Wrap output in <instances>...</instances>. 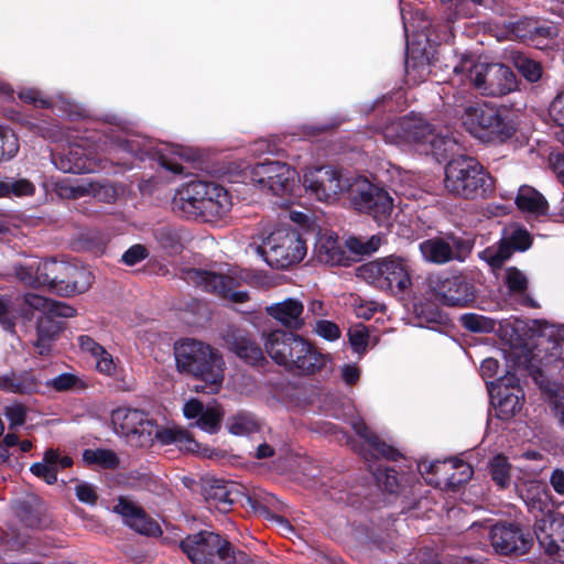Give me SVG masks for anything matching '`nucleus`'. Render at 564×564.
<instances>
[{
  "mask_svg": "<svg viewBox=\"0 0 564 564\" xmlns=\"http://www.w3.org/2000/svg\"><path fill=\"white\" fill-rule=\"evenodd\" d=\"M184 279L187 282L195 283L204 290L215 293L223 299H229L236 303H245L249 295L245 291H239L240 282L237 278L226 274H219L199 269H189L185 272Z\"/></svg>",
  "mask_w": 564,
  "mask_h": 564,
  "instance_id": "nucleus-11",
  "label": "nucleus"
},
{
  "mask_svg": "<svg viewBox=\"0 0 564 564\" xmlns=\"http://www.w3.org/2000/svg\"><path fill=\"white\" fill-rule=\"evenodd\" d=\"M17 516L29 528L42 529L48 525L46 508L42 499L30 495L19 500L15 507Z\"/></svg>",
  "mask_w": 564,
  "mask_h": 564,
  "instance_id": "nucleus-28",
  "label": "nucleus"
},
{
  "mask_svg": "<svg viewBox=\"0 0 564 564\" xmlns=\"http://www.w3.org/2000/svg\"><path fill=\"white\" fill-rule=\"evenodd\" d=\"M462 325L471 332H490L494 328V322L477 314H465L460 317Z\"/></svg>",
  "mask_w": 564,
  "mask_h": 564,
  "instance_id": "nucleus-53",
  "label": "nucleus"
},
{
  "mask_svg": "<svg viewBox=\"0 0 564 564\" xmlns=\"http://www.w3.org/2000/svg\"><path fill=\"white\" fill-rule=\"evenodd\" d=\"M410 123H405V118H400L387 124L382 130L384 140L389 143L400 144L405 143L404 137L406 129H410Z\"/></svg>",
  "mask_w": 564,
  "mask_h": 564,
  "instance_id": "nucleus-47",
  "label": "nucleus"
},
{
  "mask_svg": "<svg viewBox=\"0 0 564 564\" xmlns=\"http://www.w3.org/2000/svg\"><path fill=\"white\" fill-rule=\"evenodd\" d=\"M78 148H70L67 154L59 158L58 162H55L56 166L66 173H82L91 170L86 164V161L79 156Z\"/></svg>",
  "mask_w": 564,
  "mask_h": 564,
  "instance_id": "nucleus-43",
  "label": "nucleus"
},
{
  "mask_svg": "<svg viewBox=\"0 0 564 564\" xmlns=\"http://www.w3.org/2000/svg\"><path fill=\"white\" fill-rule=\"evenodd\" d=\"M19 151V141L14 132L0 127V162L13 158Z\"/></svg>",
  "mask_w": 564,
  "mask_h": 564,
  "instance_id": "nucleus-46",
  "label": "nucleus"
},
{
  "mask_svg": "<svg viewBox=\"0 0 564 564\" xmlns=\"http://www.w3.org/2000/svg\"><path fill=\"white\" fill-rule=\"evenodd\" d=\"M427 285L435 299L447 306L465 307L474 301L470 284L459 275H431Z\"/></svg>",
  "mask_w": 564,
  "mask_h": 564,
  "instance_id": "nucleus-12",
  "label": "nucleus"
},
{
  "mask_svg": "<svg viewBox=\"0 0 564 564\" xmlns=\"http://www.w3.org/2000/svg\"><path fill=\"white\" fill-rule=\"evenodd\" d=\"M19 98L26 104L33 105L39 108H50L52 102L43 93L35 88H25L19 93Z\"/></svg>",
  "mask_w": 564,
  "mask_h": 564,
  "instance_id": "nucleus-56",
  "label": "nucleus"
},
{
  "mask_svg": "<svg viewBox=\"0 0 564 564\" xmlns=\"http://www.w3.org/2000/svg\"><path fill=\"white\" fill-rule=\"evenodd\" d=\"M149 256L148 249L143 245H133L130 247L121 258V261L127 265H134Z\"/></svg>",
  "mask_w": 564,
  "mask_h": 564,
  "instance_id": "nucleus-60",
  "label": "nucleus"
},
{
  "mask_svg": "<svg viewBox=\"0 0 564 564\" xmlns=\"http://www.w3.org/2000/svg\"><path fill=\"white\" fill-rule=\"evenodd\" d=\"M541 345L551 356L561 358L564 352V326L551 325L541 332Z\"/></svg>",
  "mask_w": 564,
  "mask_h": 564,
  "instance_id": "nucleus-36",
  "label": "nucleus"
},
{
  "mask_svg": "<svg viewBox=\"0 0 564 564\" xmlns=\"http://www.w3.org/2000/svg\"><path fill=\"white\" fill-rule=\"evenodd\" d=\"M10 386L9 393L30 394L36 392L39 382L35 376L30 371L9 372Z\"/></svg>",
  "mask_w": 564,
  "mask_h": 564,
  "instance_id": "nucleus-39",
  "label": "nucleus"
},
{
  "mask_svg": "<svg viewBox=\"0 0 564 564\" xmlns=\"http://www.w3.org/2000/svg\"><path fill=\"white\" fill-rule=\"evenodd\" d=\"M46 386L56 392L80 391L86 389V383L75 373L64 372L46 382Z\"/></svg>",
  "mask_w": 564,
  "mask_h": 564,
  "instance_id": "nucleus-42",
  "label": "nucleus"
},
{
  "mask_svg": "<svg viewBox=\"0 0 564 564\" xmlns=\"http://www.w3.org/2000/svg\"><path fill=\"white\" fill-rule=\"evenodd\" d=\"M158 243L169 253H180L183 250L182 234L170 226H162L154 230Z\"/></svg>",
  "mask_w": 564,
  "mask_h": 564,
  "instance_id": "nucleus-37",
  "label": "nucleus"
},
{
  "mask_svg": "<svg viewBox=\"0 0 564 564\" xmlns=\"http://www.w3.org/2000/svg\"><path fill=\"white\" fill-rule=\"evenodd\" d=\"M259 430L257 417L249 412H239L229 419V431L235 435H247Z\"/></svg>",
  "mask_w": 564,
  "mask_h": 564,
  "instance_id": "nucleus-41",
  "label": "nucleus"
},
{
  "mask_svg": "<svg viewBox=\"0 0 564 564\" xmlns=\"http://www.w3.org/2000/svg\"><path fill=\"white\" fill-rule=\"evenodd\" d=\"M180 546L194 564H247L248 561L246 553H236L226 539L210 531L189 534Z\"/></svg>",
  "mask_w": 564,
  "mask_h": 564,
  "instance_id": "nucleus-4",
  "label": "nucleus"
},
{
  "mask_svg": "<svg viewBox=\"0 0 564 564\" xmlns=\"http://www.w3.org/2000/svg\"><path fill=\"white\" fill-rule=\"evenodd\" d=\"M31 471L47 484H54L57 480V467L52 466L44 459L42 463H35L31 466Z\"/></svg>",
  "mask_w": 564,
  "mask_h": 564,
  "instance_id": "nucleus-58",
  "label": "nucleus"
},
{
  "mask_svg": "<svg viewBox=\"0 0 564 564\" xmlns=\"http://www.w3.org/2000/svg\"><path fill=\"white\" fill-rule=\"evenodd\" d=\"M37 262L36 260L24 264L14 267V273L17 278L28 286L37 288L41 286L39 274L36 272Z\"/></svg>",
  "mask_w": 564,
  "mask_h": 564,
  "instance_id": "nucleus-54",
  "label": "nucleus"
},
{
  "mask_svg": "<svg viewBox=\"0 0 564 564\" xmlns=\"http://www.w3.org/2000/svg\"><path fill=\"white\" fill-rule=\"evenodd\" d=\"M315 332L328 340H335L340 336L338 326L329 321H318L315 325Z\"/></svg>",
  "mask_w": 564,
  "mask_h": 564,
  "instance_id": "nucleus-64",
  "label": "nucleus"
},
{
  "mask_svg": "<svg viewBox=\"0 0 564 564\" xmlns=\"http://www.w3.org/2000/svg\"><path fill=\"white\" fill-rule=\"evenodd\" d=\"M256 252L273 269H286L299 263L306 254L305 241L293 229L281 228L271 232Z\"/></svg>",
  "mask_w": 564,
  "mask_h": 564,
  "instance_id": "nucleus-8",
  "label": "nucleus"
},
{
  "mask_svg": "<svg viewBox=\"0 0 564 564\" xmlns=\"http://www.w3.org/2000/svg\"><path fill=\"white\" fill-rule=\"evenodd\" d=\"M446 191L460 198H484L491 192L492 182L484 166L471 156H458L445 166Z\"/></svg>",
  "mask_w": 564,
  "mask_h": 564,
  "instance_id": "nucleus-3",
  "label": "nucleus"
},
{
  "mask_svg": "<svg viewBox=\"0 0 564 564\" xmlns=\"http://www.w3.org/2000/svg\"><path fill=\"white\" fill-rule=\"evenodd\" d=\"M113 150H122L134 156L143 159V155L150 154L151 145L145 139H118L113 142Z\"/></svg>",
  "mask_w": 564,
  "mask_h": 564,
  "instance_id": "nucleus-45",
  "label": "nucleus"
},
{
  "mask_svg": "<svg viewBox=\"0 0 564 564\" xmlns=\"http://www.w3.org/2000/svg\"><path fill=\"white\" fill-rule=\"evenodd\" d=\"M490 545L501 555H523L532 546V539L516 523L498 522L488 534Z\"/></svg>",
  "mask_w": 564,
  "mask_h": 564,
  "instance_id": "nucleus-15",
  "label": "nucleus"
},
{
  "mask_svg": "<svg viewBox=\"0 0 564 564\" xmlns=\"http://www.w3.org/2000/svg\"><path fill=\"white\" fill-rule=\"evenodd\" d=\"M265 313L291 330H300L304 324V305L297 299H286L265 307Z\"/></svg>",
  "mask_w": 564,
  "mask_h": 564,
  "instance_id": "nucleus-23",
  "label": "nucleus"
},
{
  "mask_svg": "<svg viewBox=\"0 0 564 564\" xmlns=\"http://www.w3.org/2000/svg\"><path fill=\"white\" fill-rule=\"evenodd\" d=\"M231 207L228 192L220 185L215 184L205 202H203L202 215L206 220L221 218Z\"/></svg>",
  "mask_w": 564,
  "mask_h": 564,
  "instance_id": "nucleus-32",
  "label": "nucleus"
},
{
  "mask_svg": "<svg viewBox=\"0 0 564 564\" xmlns=\"http://www.w3.org/2000/svg\"><path fill=\"white\" fill-rule=\"evenodd\" d=\"M516 204L519 209L536 215L545 214L547 210V202L543 195L528 185L519 188Z\"/></svg>",
  "mask_w": 564,
  "mask_h": 564,
  "instance_id": "nucleus-34",
  "label": "nucleus"
},
{
  "mask_svg": "<svg viewBox=\"0 0 564 564\" xmlns=\"http://www.w3.org/2000/svg\"><path fill=\"white\" fill-rule=\"evenodd\" d=\"M416 139L411 143L420 145L425 154L442 156L448 151L453 141L448 135H442L435 132V129L426 121V129L415 130Z\"/></svg>",
  "mask_w": 564,
  "mask_h": 564,
  "instance_id": "nucleus-30",
  "label": "nucleus"
},
{
  "mask_svg": "<svg viewBox=\"0 0 564 564\" xmlns=\"http://www.w3.org/2000/svg\"><path fill=\"white\" fill-rule=\"evenodd\" d=\"M214 185V183L193 181L180 192L176 204L186 217L198 218L202 215L203 202Z\"/></svg>",
  "mask_w": 564,
  "mask_h": 564,
  "instance_id": "nucleus-25",
  "label": "nucleus"
},
{
  "mask_svg": "<svg viewBox=\"0 0 564 564\" xmlns=\"http://www.w3.org/2000/svg\"><path fill=\"white\" fill-rule=\"evenodd\" d=\"M534 534L546 554L556 551L555 546L564 539V516L560 512L549 513L535 520Z\"/></svg>",
  "mask_w": 564,
  "mask_h": 564,
  "instance_id": "nucleus-20",
  "label": "nucleus"
},
{
  "mask_svg": "<svg viewBox=\"0 0 564 564\" xmlns=\"http://www.w3.org/2000/svg\"><path fill=\"white\" fill-rule=\"evenodd\" d=\"M83 459L87 465H97L105 469H115L119 466V458L111 449H85Z\"/></svg>",
  "mask_w": 564,
  "mask_h": 564,
  "instance_id": "nucleus-38",
  "label": "nucleus"
},
{
  "mask_svg": "<svg viewBox=\"0 0 564 564\" xmlns=\"http://www.w3.org/2000/svg\"><path fill=\"white\" fill-rule=\"evenodd\" d=\"M268 355L278 364L289 369L294 356L301 352L303 338L292 332L275 329L264 336Z\"/></svg>",
  "mask_w": 564,
  "mask_h": 564,
  "instance_id": "nucleus-16",
  "label": "nucleus"
},
{
  "mask_svg": "<svg viewBox=\"0 0 564 564\" xmlns=\"http://www.w3.org/2000/svg\"><path fill=\"white\" fill-rule=\"evenodd\" d=\"M173 351L176 370L202 382L195 386L196 392L215 394L219 391L225 361L217 349L194 338H183L174 344Z\"/></svg>",
  "mask_w": 564,
  "mask_h": 564,
  "instance_id": "nucleus-1",
  "label": "nucleus"
},
{
  "mask_svg": "<svg viewBox=\"0 0 564 564\" xmlns=\"http://www.w3.org/2000/svg\"><path fill=\"white\" fill-rule=\"evenodd\" d=\"M223 416L224 412L218 404L210 405L203 410V414L199 415L198 420H196L193 425L206 432L215 433L220 427Z\"/></svg>",
  "mask_w": 564,
  "mask_h": 564,
  "instance_id": "nucleus-44",
  "label": "nucleus"
},
{
  "mask_svg": "<svg viewBox=\"0 0 564 564\" xmlns=\"http://www.w3.org/2000/svg\"><path fill=\"white\" fill-rule=\"evenodd\" d=\"M357 275L393 294L405 292L412 284L409 265L400 257H388L357 268Z\"/></svg>",
  "mask_w": 564,
  "mask_h": 564,
  "instance_id": "nucleus-9",
  "label": "nucleus"
},
{
  "mask_svg": "<svg viewBox=\"0 0 564 564\" xmlns=\"http://www.w3.org/2000/svg\"><path fill=\"white\" fill-rule=\"evenodd\" d=\"M93 278L90 271L67 263L66 279L62 288L58 289V293L64 295L83 293L90 288Z\"/></svg>",
  "mask_w": 564,
  "mask_h": 564,
  "instance_id": "nucleus-33",
  "label": "nucleus"
},
{
  "mask_svg": "<svg viewBox=\"0 0 564 564\" xmlns=\"http://www.w3.org/2000/svg\"><path fill=\"white\" fill-rule=\"evenodd\" d=\"M519 491L529 512L534 516L535 520L549 517V513L555 512L553 510L550 491L545 484L538 480L527 481Z\"/></svg>",
  "mask_w": 564,
  "mask_h": 564,
  "instance_id": "nucleus-21",
  "label": "nucleus"
},
{
  "mask_svg": "<svg viewBox=\"0 0 564 564\" xmlns=\"http://www.w3.org/2000/svg\"><path fill=\"white\" fill-rule=\"evenodd\" d=\"M488 470L491 480L500 489L508 488L512 482V464L509 458L503 454H497L488 464Z\"/></svg>",
  "mask_w": 564,
  "mask_h": 564,
  "instance_id": "nucleus-35",
  "label": "nucleus"
},
{
  "mask_svg": "<svg viewBox=\"0 0 564 564\" xmlns=\"http://www.w3.org/2000/svg\"><path fill=\"white\" fill-rule=\"evenodd\" d=\"M351 427L355 431V433L365 441V444L367 445V448H358V453L366 460H369L370 458L377 459L380 457L395 460L397 457L399 456L398 451L382 442L379 438V436L376 433H373L362 420L357 419L351 421Z\"/></svg>",
  "mask_w": 564,
  "mask_h": 564,
  "instance_id": "nucleus-22",
  "label": "nucleus"
},
{
  "mask_svg": "<svg viewBox=\"0 0 564 564\" xmlns=\"http://www.w3.org/2000/svg\"><path fill=\"white\" fill-rule=\"evenodd\" d=\"M350 205L360 214L371 217L378 225H388L394 209L390 193L364 176L351 178L347 184Z\"/></svg>",
  "mask_w": 564,
  "mask_h": 564,
  "instance_id": "nucleus-5",
  "label": "nucleus"
},
{
  "mask_svg": "<svg viewBox=\"0 0 564 564\" xmlns=\"http://www.w3.org/2000/svg\"><path fill=\"white\" fill-rule=\"evenodd\" d=\"M377 482L389 492H394L398 488V479L394 469H380L375 473Z\"/></svg>",
  "mask_w": 564,
  "mask_h": 564,
  "instance_id": "nucleus-59",
  "label": "nucleus"
},
{
  "mask_svg": "<svg viewBox=\"0 0 564 564\" xmlns=\"http://www.w3.org/2000/svg\"><path fill=\"white\" fill-rule=\"evenodd\" d=\"M505 281L509 291L513 294H524L529 285L527 275L514 267L506 270Z\"/></svg>",
  "mask_w": 564,
  "mask_h": 564,
  "instance_id": "nucleus-48",
  "label": "nucleus"
},
{
  "mask_svg": "<svg viewBox=\"0 0 564 564\" xmlns=\"http://www.w3.org/2000/svg\"><path fill=\"white\" fill-rule=\"evenodd\" d=\"M224 340L227 347L247 364L259 366L265 361L261 347L243 329L228 327Z\"/></svg>",
  "mask_w": 564,
  "mask_h": 564,
  "instance_id": "nucleus-18",
  "label": "nucleus"
},
{
  "mask_svg": "<svg viewBox=\"0 0 564 564\" xmlns=\"http://www.w3.org/2000/svg\"><path fill=\"white\" fill-rule=\"evenodd\" d=\"M78 345L83 352L89 354L94 358H99V355L105 352V348L87 335L78 337Z\"/></svg>",
  "mask_w": 564,
  "mask_h": 564,
  "instance_id": "nucleus-63",
  "label": "nucleus"
},
{
  "mask_svg": "<svg viewBox=\"0 0 564 564\" xmlns=\"http://www.w3.org/2000/svg\"><path fill=\"white\" fill-rule=\"evenodd\" d=\"M348 335L350 345L352 346L355 351L362 352L366 350L369 339V333L366 326L356 325L355 327L349 329Z\"/></svg>",
  "mask_w": 564,
  "mask_h": 564,
  "instance_id": "nucleus-57",
  "label": "nucleus"
},
{
  "mask_svg": "<svg viewBox=\"0 0 564 564\" xmlns=\"http://www.w3.org/2000/svg\"><path fill=\"white\" fill-rule=\"evenodd\" d=\"M514 251L513 247L506 239L500 242L497 249L491 250L488 249L485 251L487 262L491 268L498 269L500 268L506 260H508L512 252Z\"/></svg>",
  "mask_w": 564,
  "mask_h": 564,
  "instance_id": "nucleus-50",
  "label": "nucleus"
},
{
  "mask_svg": "<svg viewBox=\"0 0 564 564\" xmlns=\"http://www.w3.org/2000/svg\"><path fill=\"white\" fill-rule=\"evenodd\" d=\"M202 491L205 500L221 512L229 511L241 497L237 484L213 477L203 480Z\"/></svg>",
  "mask_w": 564,
  "mask_h": 564,
  "instance_id": "nucleus-17",
  "label": "nucleus"
},
{
  "mask_svg": "<svg viewBox=\"0 0 564 564\" xmlns=\"http://www.w3.org/2000/svg\"><path fill=\"white\" fill-rule=\"evenodd\" d=\"M350 182L351 178L344 177L340 172L324 166L307 172L303 178V186L318 200L332 202L344 191L347 192V184Z\"/></svg>",
  "mask_w": 564,
  "mask_h": 564,
  "instance_id": "nucleus-14",
  "label": "nucleus"
},
{
  "mask_svg": "<svg viewBox=\"0 0 564 564\" xmlns=\"http://www.w3.org/2000/svg\"><path fill=\"white\" fill-rule=\"evenodd\" d=\"M454 70L464 74L484 95L503 96L517 88L514 73L503 64L476 63L473 58H464Z\"/></svg>",
  "mask_w": 564,
  "mask_h": 564,
  "instance_id": "nucleus-6",
  "label": "nucleus"
},
{
  "mask_svg": "<svg viewBox=\"0 0 564 564\" xmlns=\"http://www.w3.org/2000/svg\"><path fill=\"white\" fill-rule=\"evenodd\" d=\"M111 422L117 432L129 438V442L139 447L150 446L155 438L162 444H176L180 449L196 453L199 444L192 438L187 431L182 429L159 430L148 414L138 409L119 408L111 414Z\"/></svg>",
  "mask_w": 564,
  "mask_h": 564,
  "instance_id": "nucleus-2",
  "label": "nucleus"
},
{
  "mask_svg": "<svg viewBox=\"0 0 564 564\" xmlns=\"http://www.w3.org/2000/svg\"><path fill=\"white\" fill-rule=\"evenodd\" d=\"M492 399L497 415L502 420H509L521 410L524 394L518 384H513V378H503L499 380Z\"/></svg>",
  "mask_w": 564,
  "mask_h": 564,
  "instance_id": "nucleus-19",
  "label": "nucleus"
},
{
  "mask_svg": "<svg viewBox=\"0 0 564 564\" xmlns=\"http://www.w3.org/2000/svg\"><path fill=\"white\" fill-rule=\"evenodd\" d=\"M41 286H47L58 293L66 279L67 262L56 260H36Z\"/></svg>",
  "mask_w": 564,
  "mask_h": 564,
  "instance_id": "nucleus-31",
  "label": "nucleus"
},
{
  "mask_svg": "<svg viewBox=\"0 0 564 564\" xmlns=\"http://www.w3.org/2000/svg\"><path fill=\"white\" fill-rule=\"evenodd\" d=\"M381 245V238L379 236H372L367 240L361 238H350L347 240V247L350 251L357 254H370L378 250Z\"/></svg>",
  "mask_w": 564,
  "mask_h": 564,
  "instance_id": "nucleus-52",
  "label": "nucleus"
},
{
  "mask_svg": "<svg viewBox=\"0 0 564 564\" xmlns=\"http://www.w3.org/2000/svg\"><path fill=\"white\" fill-rule=\"evenodd\" d=\"M470 93L467 90H458L456 91L452 98L453 101H449V97H447L446 104L453 105L456 108V113L462 115L465 118V123L467 124L470 119L471 115L468 112L469 107H478V102H471L469 100Z\"/></svg>",
  "mask_w": 564,
  "mask_h": 564,
  "instance_id": "nucleus-51",
  "label": "nucleus"
},
{
  "mask_svg": "<svg viewBox=\"0 0 564 564\" xmlns=\"http://www.w3.org/2000/svg\"><path fill=\"white\" fill-rule=\"evenodd\" d=\"M62 326L59 322L51 314L43 315L37 321V336L42 338L54 339L59 333Z\"/></svg>",
  "mask_w": 564,
  "mask_h": 564,
  "instance_id": "nucleus-55",
  "label": "nucleus"
},
{
  "mask_svg": "<svg viewBox=\"0 0 564 564\" xmlns=\"http://www.w3.org/2000/svg\"><path fill=\"white\" fill-rule=\"evenodd\" d=\"M510 40H531L539 37L547 39L555 34V28L552 25H541L538 20L532 18H521L509 20L503 23Z\"/></svg>",
  "mask_w": 564,
  "mask_h": 564,
  "instance_id": "nucleus-27",
  "label": "nucleus"
},
{
  "mask_svg": "<svg viewBox=\"0 0 564 564\" xmlns=\"http://www.w3.org/2000/svg\"><path fill=\"white\" fill-rule=\"evenodd\" d=\"M507 240L510 242L514 250L520 251L527 250L532 243L529 231L522 228L514 229Z\"/></svg>",
  "mask_w": 564,
  "mask_h": 564,
  "instance_id": "nucleus-61",
  "label": "nucleus"
},
{
  "mask_svg": "<svg viewBox=\"0 0 564 564\" xmlns=\"http://www.w3.org/2000/svg\"><path fill=\"white\" fill-rule=\"evenodd\" d=\"M304 348L296 354L290 364L289 370L301 375H312L322 370L326 365V356L303 339Z\"/></svg>",
  "mask_w": 564,
  "mask_h": 564,
  "instance_id": "nucleus-29",
  "label": "nucleus"
},
{
  "mask_svg": "<svg viewBox=\"0 0 564 564\" xmlns=\"http://www.w3.org/2000/svg\"><path fill=\"white\" fill-rule=\"evenodd\" d=\"M24 302L31 308L41 311L44 315L50 314L53 301L34 293H28L24 296Z\"/></svg>",
  "mask_w": 564,
  "mask_h": 564,
  "instance_id": "nucleus-62",
  "label": "nucleus"
},
{
  "mask_svg": "<svg viewBox=\"0 0 564 564\" xmlns=\"http://www.w3.org/2000/svg\"><path fill=\"white\" fill-rule=\"evenodd\" d=\"M250 177L260 189L285 197L293 192L296 172L286 163L265 161L251 169Z\"/></svg>",
  "mask_w": 564,
  "mask_h": 564,
  "instance_id": "nucleus-10",
  "label": "nucleus"
},
{
  "mask_svg": "<svg viewBox=\"0 0 564 564\" xmlns=\"http://www.w3.org/2000/svg\"><path fill=\"white\" fill-rule=\"evenodd\" d=\"M318 257L321 261L330 265H348L349 257L343 250L336 240L327 239L319 246Z\"/></svg>",
  "mask_w": 564,
  "mask_h": 564,
  "instance_id": "nucleus-40",
  "label": "nucleus"
},
{
  "mask_svg": "<svg viewBox=\"0 0 564 564\" xmlns=\"http://www.w3.org/2000/svg\"><path fill=\"white\" fill-rule=\"evenodd\" d=\"M419 249L424 260L443 264L453 260L464 261L471 246L464 239L446 236L426 239L420 243Z\"/></svg>",
  "mask_w": 564,
  "mask_h": 564,
  "instance_id": "nucleus-13",
  "label": "nucleus"
},
{
  "mask_svg": "<svg viewBox=\"0 0 564 564\" xmlns=\"http://www.w3.org/2000/svg\"><path fill=\"white\" fill-rule=\"evenodd\" d=\"M430 471L440 475L437 485L457 487L467 482L473 476V467L458 458L431 464Z\"/></svg>",
  "mask_w": 564,
  "mask_h": 564,
  "instance_id": "nucleus-26",
  "label": "nucleus"
},
{
  "mask_svg": "<svg viewBox=\"0 0 564 564\" xmlns=\"http://www.w3.org/2000/svg\"><path fill=\"white\" fill-rule=\"evenodd\" d=\"M514 65L522 76L529 82H538L542 76V67L540 63L523 55H519L514 58Z\"/></svg>",
  "mask_w": 564,
  "mask_h": 564,
  "instance_id": "nucleus-49",
  "label": "nucleus"
},
{
  "mask_svg": "<svg viewBox=\"0 0 564 564\" xmlns=\"http://www.w3.org/2000/svg\"><path fill=\"white\" fill-rule=\"evenodd\" d=\"M473 131L488 142L503 143L511 139L517 131L513 115L507 107H497L486 102L478 107H469Z\"/></svg>",
  "mask_w": 564,
  "mask_h": 564,
  "instance_id": "nucleus-7",
  "label": "nucleus"
},
{
  "mask_svg": "<svg viewBox=\"0 0 564 564\" xmlns=\"http://www.w3.org/2000/svg\"><path fill=\"white\" fill-rule=\"evenodd\" d=\"M115 511L123 518L127 525L141 534L158 535L161 533L156 521L148 517L142 508L124 498L119 499V502L115 506Z\"/></svg>",
  "mask_w": 564,
  "mask_h": 564,
  "instance_id": "nucleus-24",
  "label": "nucleus"
}]
</instances>
